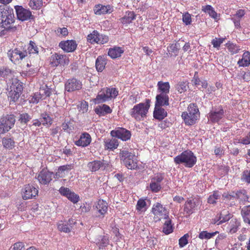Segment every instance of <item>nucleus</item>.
I'll use <instances>...</instances> for the list:
<instances>
[{
  "label": "nucleus",
  "instance_id": "1",
  "mask_svg": "<svg viewBox=\"0 0 250 250\" xmlns=\"http://www.w3.org/2000/svg\"><path fill=\"white\" fill-rule=\"evenodd\" d=\"M16 18L13 8L4 5H0V27L6 31L15 32L17 28L15 25Z\"/></svg>",
  "mask_w": 250,
  "mask_h": 250
},
{
  "label": "nucleus",
  "instance_id": "2",
  "mask_svg": "<svg viewBox=\"0 0 250 250\" xmlns=\"http://www.w3.org/2000/svg\"><path fill=\"white\" fill-rule=\"evenodd\" d=\"M150 101L146 99L145 102L135 105L130 110V114L136 121H143L146 117L150 108Z\"/></svg>",
  "mask_w": 250,
  "mask_h": 250
},
{
  "label": "nucleus",
  "instance_id": "3",
  "mask_svg": "<svg viewBox=\"0 0 250 250\" xmlns=\"http://www.w3.org/2000/svg\"><path fill=\"white\" fill-rule=\"evenodd\" d=\"M8 97L13 102L17 101L23 90V83L17 78H12L7 86Z\"/></svg>",
  "mask_w": 250,
  "mask_h": 250
},
{
  "label": "nucleus",
  "instance_id": "4",
  "mask_svg": "<svg viewBox=\"0 0 250 250\" xmlns=\"http://www.w3.org/2000/svg\"><path fill=\"white\" fill-rule=\"evenodd\" d=\"M174 162L177 165L183 164L186 167H193L197 162V158L190 150H186L174 158Z\"/></svg>",
  "mask_w": 250,
  "mask_h": 250
},
{
  "label": "nucleus",
  "instance_id": "5",
  "mask_svg": "<svg viewBox=\"0 0 250 250\" xmlns=\"http://www.w3.org/2000/svg\"><path fill=\"white\" fill-rule=\"evenodd\" d=\"M7 54L12 62L15 64L19 63L27 56L26 46L23 42H20L15 49L8 51Z\"/></svg>",
  "mask_w": 250,
  "mask_h": 250
},
{
  "label": "nucleus",
  "instance_id": "6",
  "mask_svg": "<svg viewBox=\"0 0 250 250\" xmlns=\"http://www.w3.org/2000/svg\"><path fill=\"white\" fill-rule=\"evenodd\" d=\"M199 115L197 105L194 104H190L188 107V111L183 112L181 117L186 125H190L195 124L199 117Z\"/></svg>",
  "mask_w": 250,
  "mask_h": 250
},
{
  "label": "nucleus",
  "instance_id": "7",
  "mask_svg": "<svg viewBox=\"0 0 250 250\" xmlns=\"http://www.w3.org/2000/svg\"><path fill=\"white\" fill-rule=\"evenodd\" d=\"M121 161L129 169H136L138 167V160L134 153L127 150H123L120 153Z\"/></svg>",
  "mask_w": 250,
  "mask_h": 250
},
{
  "label": "nucleus",
  "instance_id": "8",
  "mask_svg": "<svg viewBox=\"0 0 250 250\" xmlns=\"http://www.w3.org/2000/svg\"><path fill=\"white\" fill-rule=\"evenodd\" d=\"M69 62L68 57L64 54L55 53L49 58V64L52 67H57L59 65L65 66Z\"/></svg>",
  "mask_w": 250,
  "mask_h": 250
},
{
  "label": "nucleus",
  "instance_id": "9",
  "mask_svg": "<svg viewBox=\"0 0 250 250\" xmlns=\"http://www.w3.org/2000/svg\"><path fill=\"white\" fill-rule=\"evenodd\" d=\"M151 212L154 218L160 221L161 219L167 218L169 216V211L166 207L160 203L153 204Z\"/></svg>",
  "mask_w": 250,
  "mask_h": 250
},
{
  "label": "nucleus",
  "instance_id": "10",
  "mask_svg": "<svg viewBox=\"0 0 250 250\" xmlns=\"http://www.w3.org/2000/svg\"><path fill=\"white\" fill-rule=\"evenodd\" d=\"M15 119L14 115H7L0 119V134H4L9 131L14 126Z\"/></svg>",
  "mask_w": 250,
  "mask_h": 250
},
{
  "label": "nucleus",
  "instance_id": "11",
  "mask_svg": "<svg viewBox=\"0 0 250 250\" xmlns=\"http://www.w3.org/2000/svg\"><path fill=\"white\" fill-rule=\"evenodd\" d=\"M38 192V189L33 185L26 184L21 189V195L23 200H26L35 198Z\"/></svg>",
  "mask_w": 250,
  "mask_h": 250
},
{
  "label": "nucleus",
  "instance_id": "12",
  "mask_svg": "<svg viewBox=\"0 0 250 250\" xmlns=\"http://www.w3.org/2000/svg\"><path fill=\"white\" fill-rule=\"evenodd\" d=\"M202 204V201L199 198L195 197L188 199L187 200L184 206V211L187 214H192L195 209Z\"/></svg>",
  "mask_w": 250,
  "mask_h": 250
},
{
  "label": "nucleus",
  "instance_id": "13",
  "mask_svg": "<svg viewBox=\"0 0 250 250\" xmlns=\"http://www.w3.org/2000/svg\"><path fill=\"white\" fill-rule=\"evenodd\" d=\"M53 173L49 171L46 168H42L37 175L36 179L42 185L49 184L52 180Z\"/></svg>",
  "mask_w": 250,
  "mask_h": 250
},
{
  "label": "nucleus",
  "instance_id": "14",
  "mask_svg": "<svg viewBox=\"0 0 250 250\" xmlns=\"http://www.w3.org/2000/svg\"><path fill=\"white\" fill-rule=\"evenodd\" d=\"M82 82L75 78L69 79L65 83V90L69 92L79 90L82 88Z\"/></svg>",
  "mask_w": 250,
  "mask_h": 250
},
{
  "label": "nucleus",
  "instance_id": "15",
  "mask_svg": "<svg viewBox=\"0 0 250 250\" xmlns=\"http://www.w3.org/2000/svg\"><path fill=\"white\" fill-rule=\"evenodd\" d=\"M110 135L113 137H117L124 141L129 140L131 135L130 131L121 127L110 131Z\"/></svg>",
  "mask_w": 250,
  "mask_h": 250
},
{
  "label": "nucleus",
  "instance_id": "16",
  "mask_svg": "<svg viewBox=\"0 0 250 250\" xmlns=\"http://www.w3.org/2000/svg\"><path fill=\"white\" fill-rule=\"evenodd\" d=\"M18 19L21 21L33 19L34 16L29 9L23 8L21 6H16L15 7Z\"/></svg>",
  "mask_w": 250,
  "mask_h": 250
},
{
  "label": "nucleus",
  "instance_id": "17",
  "mask_svg": "<svg viewBox=\"0 0 250 250\" xmlns=\"http://www.w3.org/2000/svg\"><path fill=\"white\" fill-rule=\"evenodd\" d=\"M164 179L161 174H158L151 179L149 185L147 187L152 192H158L162 188L161 183Z\"/></svg>",
  "mask_w": 250,
  "mask_h": 250
},
{
  "label": "nucleus",
  "instance_id": "18",
  "mask_svg": "<svg viewBox=\"0 0 250 250\" xmlns=\"http://www.w3.org/2000/svg\"><path fill=\"white\" fill-rule=\"evenodd\" d=\"M107 41V37H103V36L100 35L96 30L93 31L92 33L88 35L87 37V41L91 44L95 43L104 44Z\"/></svg>",
  "mask_w": 250,
  "mask_h": 250
},
{
  "label": "nucleus",
  "instance_id": "19",
  "mask_svg": "<svg viewBox=\"0 0 250 250\" xmlns=\"http://www.w3.org/2000/svg\"><path fill=\"white\" fill-rule=\"evenodd\" d=\"M61 194L66 197L74 204L77 203L80 200V196L75 192L71 191L68 188L62 187L59 190Z\"/></svg>",
  "mask_w": 250,
  "mask_h": 250
},
{
  "label": "nucleus",
  "instance_id": "20",
  "mask_svg": "<svg viewBox=\"0 0 250 250\" xmlns=\"http://www.w3.org/2000/svg\"><path fill=\"white\" fill-rule=\"evenodd\" d=\"M109 88H104L100 91L96 97L91 100L94 104H99L105 102L109 98Z\"/></svg>",
  "mask_w": 250,
  "mask_h": 250
},
{
  "label": "nucleus",
  "instance_id": "21",
  "mask_svg": "<svg viewBox=\"0 0 250 250\" xmlns=\"http://www.w3.org/2000/svg\"><path fill=\"white\" fill-rule=\"evenodd\" d=\"M59 46L64 52L69 53L73 52L76 49L77 44L74 40H67L61 42Z\"/></svg>",
  "mask_w": 250,
  "mask_h": 250
},
{
  "label": "nucleus",
  "instance_id": "22",
  "mask_svg": "<svg viewBox=\"0 0 250 250\" xmlns=\"http://www.w3.org/2000/svg\"><path fill=\"white\" fill-rule=\"evenodd\" d=\"M91 142V136L89 133L85 132L81 134L79 139L75 141L74 143L77 146L84 147L89 146Z\"/></svg>",
  "mask_w": 250,
  "mask_h": 250
},
{
  "label": "nucleus",
  "instance_id": "23",
  "mask_svg": "<svg viewBox=\"0 0 250 250\" xmlns=\"http://www.w3.org/2000/svg\"><path fill=\"white\" fill-rule=\"evenodd\" d=\"M230 240V238H227L225 234H221L216 239L215 245L221 249L229 248Z\"/></svg>",
  "mask_w": 250,
  "mask_h": 250
},
{
  "label": "nucleus",
  "instance_id": "24",
  "mask_svg": "<svg viewBox=\"0 0 250 250\" xmlns=\"http://www.w3.org/2000/svg\"><path fill=\"white\" fill-rule=\"evenodd\" d=\"M224 114V110L222 107H220L210 111L208 118L212 122L217 123L223 118Z\"/></svg>",
  "mask_w": 250,
  "mask_h": 250
},
{
  "label": "nucleus",
  "instance_id": "25",
  "mask_svg": "<svg viewBox=\"0 0 250 250\" xmlns=\"http://www.w3.org/2000/svg\"><path fill=\"white\" fill-rule=\"evenodd\" d=\"M73 168V164H67L60 166L58 167V170L55 174L56 177L57 178L64 177L65 175L67 174Z\"/></svg>",
  "mask_w": 250,
  "mask_h": 250
},
{
  "label": "nucleus",
  "instance_id": "26",
  "mask_svg": "<svg viewBox=\"0 0 250 250\" xmlns=\"http://www.w3.org/2000/svg\"><path fill=\"white\" fill-rule=\"evenodd\" d=\"M162 106L155 105V108L153 112V116L154 118L158 120L164 119L167 116V111L163 108Z\"/></svg>",
  "mask_w": 250,
  "mask_h": 250
},
{
  "label": "nucleus",
  "instance_id": "27",
  "mask_svg": "<svg viewBox=\"0 0 250 250\" xmlns=\"http://www.w3.org/2000/svg\"><path fill=\"white\" fill-rule=\"evenodd\" d=\"M245 11L243 9H239L236 13L233 15L231 20L233 21L235 28H239L241 27L240 21L242 17L245 15Z\"/></svg>",
  "mask_w": 250,
  "mask_h": 250
},
{
  "label": "nucleus",
  "instance_id": "28",
  "mask_svg": "<svg viewBox=\"0 0 250 250\" xmlns=\"http://www.w3.org/2000/svg\"><path fill=\"white\" fill-rule=\"evenodd\" d=\"M239 67H247L250 65V52L245 51L242 55V58L237 62Z\"/></svg>",
  "mask_w": 250,
  "mask_h": 250
},
{
  "label": "nucleus",
  "instance_id": "29",
  "mask_svg": "<svg viewBox=\"0 0 250 250\" xmlns=\"http://www.w3.org/2000/svg\"><path fill=\"white\" fill-rule=\"evenodd\" d=\"M155 104L160 106L169 105V97L168 95L165 93H160L156 97Z\"/></svg>",
  "mask_w": 250,
  "mask_h": 250
},
{
  "label": "nucleus",
  "instance_id": "30",
  "mask_svg": "<svg viewBox=\"0 0 250 250\" xmlns=\"http://www.w3.org/2000/svg\"><path fill=\"white\" fill-rule=\"evenodd\" d=\"M104 160L99 161L94 160L89 162L87 164V167L89 171L91 172H96L100 168L105 165Z\"/></svg>",
  "mask_w": 250,
  "mask_h": 250
},
{
  "label": "nucleus",
  "instance_id": "31",
  "mask_svg": "<svg viewBox=\"0 0 250 250\" xmlns=\"http://www.w3.org/2000/svg\"><path fill=\"white\" fill-rule=\"evenodd\" d=\"M222 196L225 202L230 206L235 205L236 201H237L236 193L234 192H232L231 194L224 193Z\"/></svg>",
  "mask_w": 250,
  "mask_h": 250
},
{
  "label": "nucleus",
  "instance_id": "32",
  "mask_svg": "<svg viewBox=\"0 0 250 250\" xmlns=\"http://www.w3.org/2000/svg\"><path fill=\"white\" fill-rule=\"evenodd\" d=\"M96 208L99 213L104 215L107 212L108 204L103 200H99L96 205Z\"/></svg>",
  "mask_w": 250,
  "mask_h": 250
},
{
  "label": "nucleus",
  "instance_id": "33",
  "mask_svg": "<svg viewBox=\"0 0 250 250\" xmlns=\"http://www.w3.org/2000/svg\"><path fill=\"white\" fill-rule=\"evenodd\" d=\"M125 51L123 47L119 46H114L110 48V58L116 59L119 58L124 53Z\"/></svg>",
  "mask_w": 250,
  "mask_h": 250
},
{
  "label": "nucleus",
  "instance_id": "34",
  "mask_svg": "<svg viewBox=\"0 0 250 250\" xmlns=\"http://www.w3.org/2000/svg\"><path fill=\"white\" fill-rule=\"evenodd\" d=\"M164 219H165V221L163 227V232L166 234H169L173 232V226L171 224V220L169 218V216L167 218Z\"/></svg>",
  "mask_w": 250,
  "mask_h": 250
},
{
  "label": "nucleus",
  "instance_id": "35",
  "mask_svg": "<svg viewBox=\"0 0 250 250\" xmlns=\"http://www.w3.org/2000/svg\"><path fill=\"white\" fill-rule=\"evenodd\" d=\"M240 226V223L236 219H232L229 222L227 227L230 233H235Z\"/></svg>",
  "mask_w": 250,
  "mask_h": 250
},
{
  "label": "nucleus",
  "instance_id": "36",
  "mask_svg": "<svg viewBox=\"0 0 250 250\" xmlns=\"http://www.w3.org/2000/svg\"><path fill=\"white\" fill-rule=\"evenodd\" d=\"M202 10L208 13L210 17L216 20L217 19L218 15L217 13L215 11L214 8L210 5H207L202 7Z\"/></svg>",
  "mask_w": 250,
  "mask_h": 250
},
{
  "label": "nucleus",
  "instance_id": "37",
  "mask_svg": "<svg viewBox=\"0 0 250 250\" xmlns=\"http://www.w3.org/2000/svg\"><path fill=\"white\" fill-rule=\"evenodd\" d=\"M94 111L99 116H104L109 113V106L106 104L99 105L94 109Z\"/></svg>",
  "mask_w": 250,
  "mask_h": 250
},
{
  "label": "nucleus",
  "instance_id": "38",
  "mask_svg": "<svg viewBox=\"0 0 250 250\" xmlns=\"http://www.w3.org/2000/svg\"><path fill=\"white\" fill-rule=\"evenodd\" d=\"M108 6H104L102 4L96 5L93 9L94 14L97 15L105 14L108 12Z\"/></svg>",
  "mask_w": 250,
  "mask_h": 250
},
{
  "label": "nucleus",
  "instance_id": "39",
  "mask_svg": "<svg viewBox=\"0 0 250 250\" xmlns=\"http://www.w3.org/2000/svg\"><path fill=\"white\" fill-rule=\"evenodd\" d=\"M147 205L146 199L141 198L137 201L136 209L140 213L145 212L147 209Z\"/></svg>",
  "mask_w": 250,
  "mask_h": 250
},
{
  "label": "nucleus",
  "instance_id": "40",
  "mask_svg": "<svg viewBox=\"0 0 250 250\" xmlns=\"http://www.w3.org/2000/svg\"><path fill=\"white\" fill-rule=\"evenodd\" d=\"M15 141L11 138L4 137L2 139L3 146L8 149H12L15 146Z\"/></svg>",
  "mask_w": 250,
  "mask_h": 250
},
{
  "label": "nucleus",
  "instance_id": "41",
  "mask_svg": "<svg viewBox=\"0 0 250 250\" xmlns=\"http://www.w3.org/2000/svg\"><path fill=\"white\" fill-rule=\"evenodd\" d=\"M40 119L41 120L42 124L43 125L50 126L52 124V118L46 112L41 114Z\"/></svg>",
  "mask_w": 250,
  "mask_h": 250
},
{
  "label": "nucleus",
  "instance_id": "42",
  "mask_svg": "<svg viewBox=\"0 0 250 250\" xmlns=\"http://www.w3.org/2000/svg\"><path fill=\"white\" fill-rule=\"evenodd\" d=\"M158 86L160 93H165L168 95L170 88V85L168 82H159Z\"/></svg>",
  "mask_w": 250,
  "mask_h": 250
},
{
  "label": "nucleus",
  "instance_id": "43",
  "mask_svg": "<svg viewBox=\"0 0 250 250\" xmlns=\"http://www.w3.org/2000/svg\"><path fill=\"white\" fill-rule=\"evenodd\" d=\"M26 49L28 50L27 54L36 55H38L39 54V48L36 43L32 41L29 42V45L27 48L26 47Z\"/></svg>",
  "mask_w": 250,
  "mask_h": 250
},
{
  "label": "nucleus",
  "instance_id": "44",
  "mask_svg": "<svg viewBox=\"0 0 250 250\" xmlns=\"http://www.w3.org/2000/svg\"><path fill=\"white\" fill-rule=\"evenodd\" d=\"M234 143L235 144H242L244 145L250 144V131L244 136L241 137L240 138L235 139Z\"/></svg>",
  "mask_w": 250,
  "mask_h": 250
},
{
  "label": "nucleus",
  "instance_id": "45",
  "mask_svg": "<svg viewBox=\"0 0 250 250\" xmlns=\"http://www.w3.org/2000/svg\"><path fill=\"white\" fill-rule=\"evenodd\" d=\"M106 62L104 57L99 56L96 61V67L98 71L102 72L104 68Z\"/></svg>",
  "mask_w": 250,
  "mask_h": 250
},
{
  "label": "nucleus",
  "instance_id": "46",
  "mask_svg": "<svg viewBox=\"0 0 250 250\" xmlns=\"http://www.w3.org/2000/svg\"><path fill=\"white\" fill-rule=\"evenodd\" d=\"M241 214L245 223L250 224V206L244 208Z\"/></svg>",
  "mask_w": 250,
  "mask_h": 250
},
{
  "label": "nucleus",
  "instance_id": "47",
  "mask_svg": "<svg viewBox=\"0 0 250 250\" xmlns=\"http://www.w3.org/2000/svg\"><path fill=\"white\" fill-rule=\"evenodd\" d=\"M29 6L33 10H39L43 5L42 0H30Z\"/></svg>",
  "mask_w": 250,
  "mask_h": 250
},
{
  "label": "nucleus",
  "instance_id": "48",
  "mask_svg": "<svg viewBox=\"0 0 250 250\" xmlns=\"http://www.w3.org/2000/svg\"><path fill=\"white\" fill-rule=\"evenodd\" d=\"M57 226L58 230L61 232L69 233L71 231V229L68 226L67 223H65L64 221L59 222Z\"/></svg>",
  "mask_w": 250,
  "mask_h": 250
},
{
  "label": "nucleus",
  "instance_id": "49",
  "mask_svg": "<svg viewBox=\"0 0 250 250\" xmlns=\"http://www.w3.org/2000/svg\"><path fill=\"white\" fill-rule=\"evenodd\" d=\"M235 193L237 201H238L240 203L245 204V202L248 201V196L246 195L245 190L238 191Z\"/></svg>",
  "mask_w": 250,
  "mask_h": 250
},
{
  "label": "nucleus",
  "instance_id": "50",
  "mask_svg": "<svg viewBox=\"0 0 250 250\" xmlns=\"http://www.w3.org/2000/svg\"><path fill=\"white\" fill-rule=\"evenodd\" d=\"M135 19V15L133 12H129L122 19V22L123 24H128L132 22Z\"/></svg>",
  "mask_w": 250,
  "mask_h": 250
},
{
  "label": "nucleus",
  "instance_id": "51",
  "mask_svg": "<svg viewBox=\"0 0 250 250\" xmlns=\"http://www.w3.org/2000/svg\"><path fill=\"white\" fill-rule=\"evenodd\" d=\"M40 94L42 97V99H44L47 97H49L51 94V90L50 88L45 85L40 88Z\"/></svg>",
  "mask_w": 250,
  "mask_h": 250
},
{
  "label": "nucleus",
  "instance_id": "52",
  "mask_svg": "<svg viewBox=\"0 0 250 250\" xmlns=\"http://www.w3.org/2000/svg\"><path fill=\"white\" fill-rule=\"evenodd\" d=\"M230 218V215L228 214V211L225 210L222 211L220 213L219 219L218 220V222H215L217 225H219L222 223L228 221Z\"/></svg>",
  "mask_w": 250,
  "mask_h": 250
},
{
  "label": "nucleus",
  "instance_id": "53",
  "mask_svg": "<svg viewBox=\"0 0 250 250\" xmlns=\"http://www.w3.org/2000/svg\"><path fill=\"white\" fill-rule=\"evenodd\" d=\"M217 233V231L209 233L207 231H202L199 233L198 237L201 239H209L215 236Z\"/></svg>",
  "mask_w": 250,
  "mask_h": 250
},
{
  "label": "nucleus",
  "instance_id": "54",
  "mask_svg": "<svg viewBox=\"0 0 250 250\" xmlns=\"http://www.w3.org/2000/svg\"><path fill=\"white\" fill-rule=\"evenodd\" d=\"M227 45L229 51L232 54H236L238 53L240 50V47L237 45L236 44L232 43H228L227 44Z\"/></svg>",
  "mask_w": 250,
  "mask_h": 250
},
{
  "label": "nucleus",
  "instance_id": "55",
  "mask_svg": "<svg viewBox=\"0 0 250 250\" xmlns=\"http://www.w3.org/2000/svg\"><path fill=\"white\" fill-rule=\"evenodd\" d=\"M2 73V74H1V76L0 77H2L5 79H10L13 76L14 72L8 67H4Z\"/></svg>",
  "mask_w": 250,
  "mask_h": 250
},
{
  "label": "nucleus",
  "instance_id": "56",
  "mask_svg": "<svg viewBox=\"0 0 250 250\" xmlns=\"http://www.w3.org/2000/svg\"><path fill=\"white\" fill-rule=\"evenodd\" d=\"M179 45L178 44H171L167 47V50L169 53L173 54L174 55L176 56L178 53V47Z\"/></svg>",
  "mask_w": 250,
  "mask_h": 250
},
{
  "label": "nucleus",
  "instance_id": "57",
  "mask_svg": "<svg viewBox=\"0 0 250 250\" xmlns=\"http://www.w3.org/2000/svg\"><path fill=\"white\" fill-rule=\"evenodd\" d=\"M88 103L85 101L81 102L80 104L78 106L79 111L83 113L86 112L88 110Z\"/></svg>",
  "mask_w": 250,
  "mask_h": 250
},
{
  "label": "nucleus",
  "instance_id": "58",
  "mask_svg": "<svg viewBox=\"0 0 250 250\" xmlns=\"http://www.w3.org/2000/svg\"><path fill=\"white\" fill-rule=\"evenodd\" d=\"M189 235L188 233L185 234L179 240V245L180 248L184 247L188 243V238Z\"/></svg>",
  "mask_w": 250,
  "mask_h": 250
},
{
  "label": "nucleus",
  "instance_id": "59",
  "mask_svg": "<svg viewBox=\"0 0 250 250\" xmlns=\"http://www.w3.org/2000/svg\"><path fill=\"white\" fill-rule=\"evenodd\" d=\"M220 195L217 191L214 192L212 195L209 196L208 198V203L209 204H215L216 202V200L219 199Z\"/></svg>",
  "mask_w": 250,
  "mask_h": 250
},
{
  "label": "nucleus",
  "instance_id": "60",
  "mask_svg": "<svg viewBox=\"0 0 250 250\" xmlns=\"http://www.w3.org/2000/svg\"><path fill=\"white\" fill-rule=\"evenodd\" d=\"M182 21L186 25L190 24L192 21L190 14L188 12L184 13L182 15Z\"/></svg>",
  "mask_w": 250,
  "mask_h": 250
},
{
  "label": "nucleus",
  "instance_id": "61",
  "mask_svg": "<svg viewBox=\"0 0 250 250\" xmlns=\"http://www.w3.org/2000/svg\"><path fill=\"white\" fill-rule=\"evenodd\" d=\"M187 83L186 82H179L176 85V89L180 93L184 92L187 90Z\"/></svg>",
  "mask_w": 250,
  "mask_h": 250
},
{
  "label": "nucleus",
  "instance_id": "62",
  "mask_svg": "<svg viewBox=\"0 0 250 250\" xmlns=\"http://www.w3.org/2000/svg\"><path fill=\"white\" fill-rule=\"evenodd\" d=\"M31 119V118L28 114L24 113L20 115L19 120L21 123L27 124Z\"/></svg>",
  "mask_w": 250,
  "mask_h": 250
},
{
  "label": "nucleus",
  "instance_id": "63",
  "mask_svg": "<svg viewBox=\"0 0 250 250\" xmlns=\"http://www.w3.org/2000/svg\"><path fill=\"white\" fill-rule=\"evenodd\" d=\"M42 99V96L40 93H35L30 100V103L33 104H37L39 102L41 99Z\"/></svg>",
  "mask_w": 250,
  "mask_h": 250
},
{
  "label": "nucleus",
  "instance_id": "64",
  "mask_svg": "<svg viewBox=\"0 0 250 250\" xmlns=\"http://www.w3.org/2000/svg\"><path fill=\"white\" fill-rule=\"evenodd\" d=\"M71 123L70 121L65 120V121L62 123V130L65 132L70 133V131L71 130Z\"/></svg>",
  "mask_w": 250,
  "mask_h": 250
}]
</instances>
